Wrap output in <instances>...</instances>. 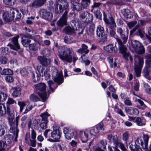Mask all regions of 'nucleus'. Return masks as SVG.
Here are the masks:
<instances>
[{
    "label": "nucleus",
    "mask_w": 151,
    "mask_h": 151,
    "mask_svg": "<svg viewBox=\"0 0 151 151\" xmlns=\"http://www.w3.org/2000/svg\"><path fill=\"white\" fill-rule=\"evenodd\" d=\"M104 33V28L101 25L98 26L96 28V34L99 37H102V39L104 42L106 40V35H103Z\"/></svg>",
    "instance_id": "obj_18"
},
{
    "label": "nucleus",
    "mask_w": 151,
    "mask_h": 151,
    "mask_svg": "<svg viewBox=\"0 0 151 151\" xmlns=\"http://www.w3.org/2000/svg\"><path fill=\"white\" fill-rule=\"evenodd\" d=\"M108 61L111 67L112 68L113 66L116 67L117 66L116 63L115 62H114L113 58L111 57H109L107 58Z\"/></svg>",
    "instance_id": "obj_37"
},
{
    "label": "nucleus",
    "mask_w": 151,
    "mask_h": 151,
    "mask_svg": "<svg viewBox=\"0 0 151 151\" xmlns=\"http://www.w3.org/2000/svg\"><path fill=\"white\" fill-rule=\"evenodd\" d=\"M146 64L147 65L144 69L143 73L144 76L147 78L150 72H151V55H149L146 56Z\"/></svg>",
    "instance_id": "obj_14"
},
{
    "label": "nucleus",
    "mask_w": 151,
    "mask_h": 151,
    "mask_svg": "<svg viewBox=\"0 0 151 151\" xmlns=\"http://www.w3.org/2000/svg\"><path fill=\"white\" fill-rule=\"evenodd\" d=\"M142 137L143 140L141 137L137 138L136 143L140 145L143 149L145 150V151H151V145L150 146L149 149H147L149 136L147 135L144 134Z\"/></svg>",
    "instance_id": "obj_9"
},
{
    "label": "nucleus",
    "mask_w": 151,
    "mask_h": 151,
    "mask_svg": "<svg viewBox=\"0 0 151 151\" xmlns=\"http://www.w3.org/2000/svg\"><path fill=\"white\" fill-rule=\"evenodd\" d=\"M48 122L46 121H42L40 124L41 128L43 129H45L47 128V125Z\"/></svg>",
    "instance_id": "obj_52"
},
{
    "label": "nucleus",
    "mask_w": 151,
    "mask_h": 151,
    "mask_svg": "<svg viewBox=\"0 0 151 151\" xmlns=\"http://www.w3.org/2000/svg\"><path fill=\"white\" fill-rule=\"evenodd\" d=\"M38 59L40 62L41 64L43 65L46 66L50 63V59H48L44 57L41 56H39L38 57Z\"/></svg>",
    "instance_id": "obj_24"
},
{
    "label": "nucleus",
    "mask_w": 151,
    "mask_h": 151,
    "mask_svg": "<svg viewBox=\"0 0 151 151\" xmlns=\"http://www.w3.org/2000/svg\"><path fill=\"white\" fill-rule=\"evenodd\" d=\"M120 35L122 38V39L123 40L124 43H126L127 41L128 38V35H125L123 34H122Z\"/></svg>",
    "instance_id": "obj_60"
},
{
    "label": "nucleus",
    "mask_w": 151,
    "mask_h": 151,
    "mask_svg": "<svg viewBox=\"0 0 151 151\" xmlns=\"http://www.w3.org/2000/svg\"><path fill=\"white\" fill-rule=\"evenodd\" d=\"M131 45L135 51L138 54H141L145 52V50L142 44L138 41L132 40Z\"/></svg>",
    "instance_id": "obj_11"
},
{
    "label": "nucleus",
    "mask_w": 151,
    "mask_h": 151,
    "mask_svg": "<svg viewBox=\"0 0 151 151\" xmlns=\"http://www.w3.org/2000/svg\"><path fill=\"white\" fill-rule=\"evenodd\" d=\"M18 104L19 106L20 111L22 112V111L24 107L25 106V104L24 102L23 101H18Z\"/></svg>",
    "instance_id": "obj_47"
},
{
    "label": "nucleus",
    "mask_w": 151,
    "mask_h": 151,
    "mask_svg": "<svg viewBox=\"0 0 151 151\" xmlns=\"http://www.w3.org/2000/svg\"><path fill=\"white\" fill-rule=\"evenodd\" d=\"M2 75H12L13 74V71L9 69H4L0 72Z\"/></svg>",
    "instance_id": "obj_29"
},
{
    "label": "nucleus",
    "mask_w": 151,
    "mask_h": 151,
    "mask_svg": "<svg viewBox=\"0 0 151 151\" xmlns=\"http://www.w3.org/2000/svg\"><path fill=\"white\" fill-rule=\"evenodd\" d=\"M94 14L96 18L101 19L102 14L99 10H96L94 12Z\"/></svg>",
    "instance_id": "obj_45"
},
{
    "label": "nucleus",
    "mask_w": 151,
    "mask_h": 151,
    "mask_svg": "<svg viewBox=\"0 0 151 151\" xmlns=\"http://www.w3.org/2000/svg\"><path fill=\"white\" fill-rule=\"evenodd\" d=\"M135 122L139 126H143L145 124L146 121L145 119H142L139 117H137L135 120Z\"/></svg>",
    "instance_id": "obj_25"
},
{
    "label": "nucleus",
    "mask_w": 151,
    "mask_h": 151,
    "mask_svg": "<svg viewBox=\"0 0 151 151\" xmlns=\"http://www.w3.org/2000/svg\"><path fill=\"white\" fill-rule=\"evenodd\" d=\"M82 49L84 51V53L87 54L89 52V50L88 49V46L84 44H82L81 45Z\"/></svg>",
    "instance_id": "obj_56"
},
{
    "label": "nucleus",
    "mask_w": 151,
    "mask_h": 151,
    "mask_svg": "<svg viewBox=\"0 0 151 151\" xmlns=\"http://www.w3.org/2000/svg\"><path fill=\"white\" fill-rule=\"evenodd\" d=\"M20 73L22 76H24L27 75L28 72L26 69L23 68L21 70Z\"/></svg>",
    "instance_id": "obj_63"
},
{
    "label": "nucleus",
    "mask_w": 151,
    "mask_h": 151,
    "mask_svg": "<svg viewBox=\"0 0 151 151\" xmlns=\"http://www.w3.org/2000/svg\"><path fill=\"white\" fill-rule=\"evenodd\" d=\"M70 25L65 27L64 28L63 32L68 35L72 34L75 33L76 31L79 28L78 23L75 21H72Z\"/></svg>",
    "instance_id": "obj_10"
},
{
    "label": "nucleus",
    "mask_w": 151,
    "mask_h": 151,
    "mask_svg": "<svg viewBox=\"0 0 151 151\" xmlns=\"http://www.w3.org/2000/svg\"><path fill=\"white\" fill-rule=\"evenodd\" d=\"M16 104L15 101L12 98H9L7 100V105H11L14 104Z\"/></svg>",
    "instance_id": "obj_53"
},
{
    "label": "nucleus",
    "mask_w": 151,
    "mask_h": 151,
    "mask_svg": "<svg viewBox=\"0 0 151 151\" xmlns=\"http://www.w3.org/2000/svg\"><path fill=\"white\" fill-rule=\"evenodd\" d=\"M50 115L47 112H45L41 114L40 116L42 118V121H46L48 122L47 118L50 116Z\"/></svg>",
    "instance_id": "obj_32"
},
{
    "label": "nucleus",
    "mask_w": 151,
    "mask_h": 151,
    "mask_svg": "<svg viewBox=\"0 0 151 151\" xmlns=\"http://www.w3.org/2000/svg\"><path fill=\"white\" fill-rule=\"evenodd\" d=\"M7 114L10 116V117H8V119L9 124H11L13 122V118L14 117L13 112L11 111L10 109H8L7 110Z\"/></svg>",
    "instance_id": "obj_30"
},
{
    "label": "nucleus",
    "mask_w": 151,
    "mask_h": 151,
    "mask_svg": "<svg viewBox=\"0 0 151 151\" xmlns=\"http://www.w3.org/2000/svg\"><path fill=\"white\" fill-rule=\"evenodd\" d=\"M26 36V37L27 38V39H23L22 40V45L24 47H27L28 43L30 42L31 41L29 39L32 38V36L31 34H29L27 36Z\"/></svg>",
    "instance_id": "obj_28"
},
{
    "label": "nucleus",
    "mask_w": 151,
    "mask_h": 151,
    "mask_svg": "<svg viewBox=\"0 0 151 151\" xmlns=\"http://www.w3.org/2000/svg\"><path fill=\"white\" fill-rule=\"evenodd\" d=\"M129 135L128 132H126L124 133L122 135V139L124 141H127L129 139Z\"/></svg>",
    "instance_id": "obj_49"
},
{
    "label": "nucleus",
    "mask_w": 151,
    "mask_h": 151,
    "mask_svg": "<svg viewBox=\"0 0 151 151\" xmlns=\"http://www.w3.org/2000/svg\"><path fill=\"white\" fill-rule=\"evenodd\" d=\"M15 12L11 10L4 11L3 14V18L4 20L7 22L12 21L14 17Z\"/></svg>",
    "instance_id": "obj_13"
},
{
    "label": "nucleus",
    "mask_w": 151,
    "mask_h": 151,
    "mask_svg": "<svg viewBox=\"0 0 151 151\" xmlns=\"http://www.w3.org/2000/svg\"><path fill=\"white\" fill-rule=\"evenodd\" d=\"M64 133L65 138L68 139H70L73 136V131L69 128H65L64 129Z\"/></svg>",
    "instance_id": "obj_21"
},
{
    "label": "nucleus",
    "mask_w": 151,
    "mask_h": 151,
    "mask_svg": "<svg viewBox=\"0 0 151 151\" xmlns=\"http://www.w3.org/2000/svg\"><path fill=\"white\" fill-rule=\"evenodd\" d=\"M104 50L109 53H115L117 51V47L115 45L109 44L104 47Z\"/></svg>",
    "instance_id": "obj_19"
},
{
    "label": "nucleus",
    "mask_w": 151,
    "mask_h": 151,
    "mask_svg": "<svg viewBox=\"0 0 151 151\" xmlns=\"http://www.w3.org/2000/svg\"><path fill=\"white\" fill-rule=\"evenodd\" d=\"M81 7L86 9L90 4V0H82Z\"/></svg>",
    "instance_id": "obj_36"
},
{
    "label": "nucleus",
    "mask_w": 151,
    "mask_h": 151,
    "mask_svg": "<svg viewBox=\"0 0 151 151\" xmlns=\"http://www.w3.org/2000/svg\"><path fill=\"white\" fill-rule=\"evenodd\" d=\"M146 36L147 38L151 41V27H150L148 29V35H146Z\"/></svg>",
    "instance_id": "obj_62"
},
{
    "label": "nucleus",
    "mask_w": 151,
    "mask_h": 151,
    "mask_svg": "<svg viewBox=\"0 0 151 151\" xmlns=\"http://www.w3.org/2000/svg\"><path fill=\"white\" fill-rule=\"evenodd\" d=\"M6 146V143L5 142H4L3 141H0V149L1 150H4Z\"/></svg>",
    "instance_id": "obj_61"
},
{
    "label": "nucleus",
    "mask_w": 151,
    "mask_h": 151,
    "mask_svg": "<svg viewBox=\"0 0 151 151\" xmlns=\"http://www.w3.org/2000/svg\"><path fill=\"white\" fill-rule=\"evenodd\" d=\"M83 132L82 131L77 130L76 132V134L74 136V138L75 139L78 140L79 139H81V137L83 134Z\"/></svg>",
    "instance_id": "obj_31"
},
{
    "label": "nucleus",
    "mask_w": 151,
    "mask_h": 151,
    "mask_svg": "<svg viewBox=\"0 0 151 151\" xmlns=\"http://www.w3.org/2000/svg\"><path fill=\"white\" fill-rule=\"evenodd\" d=\"M41 6L42 5L39 0L35 1L32 4V6L35 8L39 7Z\"/></svg>",
    "instance_id": "obj_44"
},
{
    "label": "nucleus",
    "mask_w": 151,
    "mask_h": 151,
    "mask_svg": "<svg viewBox=\"0 0 151 151\" xmlns=\"http://www.w3.org/2000/svg\"><path fill=\"white\" fill-rule=\"evenodd\" d=\"M5 80L6 82L11 83L14 81L13 78L10 76H7L5 77Z\"/></svg>",
    "instance_id": "obj_57"
},
{
    "label": "nucleus",
    "mask_w": 151,
    "mask_h": 151,
    "mask_svg": "<svg viewBox=\"0 0 151 151\" xmlns=\"http://www.w3.org/2000/svg\"><path fill=\"white\" fill-rule=\"evenodd\" d=\"M37 70L40 74V75L36 72L32 73V78L33 82H36L40 80V76H45L47 79H49L50 77V74L47 71L45 68L41 66H38L37 67Z\"/></svg>",
    "instance_id": "obj_4"
},
{
    "label": "nucleus",
    "mask_w": 151,
    "mask_h": 151,
    "mask_svg": "<svg viewBox=\"0 0 151 151\" xmlns=\"http://www.w3.org/2000/svg\"><path fill=\"white\" fill-rule=\"evenodd\" d=\"M137 23L136 21H132L127 24L129 28L133 27Z\"/></svg>",
    "instance_id": "obj_59"
},
{
    "label": "nucleus",
    "mask_w": 151,
    "mask_h": 151,
    "mask_svg": "<svg viewBox=\"0 0 151 151\" xmlns=\"http://www.w3.org/2000/svg\"><path fill=\"white\" fill-rule=\"evenodd\" d=\"M144 86L145 88V90L146 92L148 94H151V88L150 86L147 83H145L144 84Z\"/></svg>",
    "instance_id": "obj_43"
},
{
    "label": "nucleus",
    "mask_w": 151,
    "mask_h": 151,
    "mask_svg": "<svg viewBox=\"0 0 151 151\" xmlns=\"http://www.w3.org/2000/svg\"><path fill=\"white\" fill-rule=\"evenodd\" d=\"M39 98L34 94H31L29 97V100L30 101L35 102L39 100Z\"/></svg>",
    "instance_id": "obj_39"
},
{
    "label": "nucleus",
    "mask_w": 151,
    "mask_h": 151,
    "mask_svg": "<svg viewBox=\"0 0 151 151\" xmlns=\"http://www.w3.org/2000/svg\"><path fill=\"white\" fill-rule=\"evenodd\" d=\"M19 38V36L17 35L15 37H13L12 40V41L14 45L15 46V47L17 49H20V47L18 42V39Z\"/></svg>",
    "instance_id": "obj_35"
},
{
    "label": "nucleus",
    "mask_w": 151,
    "mask_h": 151,
    "mask_svg": "<svg viewBox=\"0 0 151 151\" xmlns=\"http://www.w3.org/2000/svg\"><path fill=\"white\" fill-rule=\"evenodd\" d=\"M95 29V25L94 24H91L89 27V31L91 35H93L94 34Z\"/></svg>",
    "instance_id": "obj_50"
},
{
    "label": "nucleus",
    "mask_w": 151,
    "mask_h": 151,
    "mask_svg": "<svg viewBox=\"0 0 151 151\" xmlns=\"http://www.w3.org/2000/svg\"><path fill=\"white\" fill-rule=\"evenodd\" d=\"M68 13L67 11H65L62 17L58 21L57 24L58 26L62 27L66 24L67 20V14Z\"/></svg>",
    "instance_id": "obj_17"
},
{
    "label": "nucleus",
    "mask_w": 151,
    "mask_h": 151,
    "mask_svg": "<svg viewBox=\"0 0 151 151\" xmlns=\"http://www.w3.org/2000/svg\"><path fill=\"white\" fill-rule=\"evenodd\" d=\"M6 113V108L5 106L0 104V116H3Z\"/></svg>",
    "instance_id": "obj_38"
},
{
    "label": "nucleus",
    "mask_w": 151,
    "mask_h": 151,
    "mask_svg": "<svg viewBox=\"0 0 151 151\" xmlns=\"http://www.w3.org/2000/svg\"><path fill=\"white\" fill-rule=\"evenodd\" d=\"M61 134L59 130L56 129L54 130L51 133V137L54 139H55L58 141L59 142V139H60Z\"/></svg>",
    "instance_id": "obj_22"
},
{
    "label": "nucleus",
    "mask_w": 151,
    "mask_h": 151,
    "mask_svg": "<svg viewBox=\"0 0 151 151\" xmlns=\"http://www.w3.org/2000/svg\"><path fill=\"white\" fill-rule=\"evenodd\" d=\"M12 89L14 90L12 93V95L13 97L16 98L20 95V88L19 87L13 88Z\"/></svg>",
    "instance_id": "obj_26"
},
{
    "label": "nucleus",
    "mask_w": 151,
    "mask_h": 151,
    "mask_svg": "<svg viewBox=\"0 0 151 151\" xmlns=\"http://www.w3.org/2000/svg\"><path fill=\"white\" fill-rule=\"evenodd\" d=\"M122 12L123 13H124V14L126 18H131L132 17V14L129 12V10H122Z\"/></svg>",
    "instance_id": "obj_42"
},
{
    "label": "nucleus",
    "mask_w": 151,
    "mask_h": 151,
    "mask_svg": "<svg viewBox=\"0 0 151 151\" xmlns=\"http://www.w3.org/2000/svg\"><path fill=\"white\" fill-rule=\"evenodd\" d=\"M34 86L36 89L39 90L37 93L43 101L48 98V96L46 91V86L45 84L40 83L35 85Z\"/></svg>",
    "instance_id": "obj_6"
},
{
    "label": "nucleus",
    "mask_w": 151,
    "mask_h": 151,
    "mask_svg": "<svg viewBox=\"0 0 151 151\" xmlns=\"http://www.w3.org/2000/svg\"><path fill=\"white\" fill-rule=\"evenodd\" d=\"M103 131L104 129L102 124H99L96 126L91 128L90 130V134L93 136H95L99 132V129Z\"/></svg>",
    "instance_id": "obj_16"
},
{
    "label": "nucleus",
    "mask_w": 151,
    "mask_h": 151,
    "mask_svg": "<svg viewBox=\"0 0 151 151\" xmlns=\"http://www.w3.org/2000/svg\"><path fill=\"white\" fill-rule=\"evenodd\" d=\"M7 98L6 95L2 92H0V101H4Z\"/></svg>",
    "instance_id": "obj_46"
},
{
    "label": "nucleus",
    "mask_w": 151,
    "mask_h": 151,
    "mask_svg": "<svg viewBox=\"0 0 151 151\" xmlns=\"http://www.w3.org/2000/svg\"><path fill=\"white\" fill-rule=\"evenodd\" d=\"M119 48L120 51L122 54H124L127 52V48L124 45H122L121 46H119Z\"/></svg>",
    "instance_id": "obj_48"
},
{
    "label": "nucleus",
    "mask_w": 151,
    "mask_h": 151,
    "mask_svg": "<svg viewBox=\"0 0 151 151\" xmlns=\"http://www.w3.org/2000/svg\"><path fill=\"white\" fill-rule=\"evenodd\" d=\"M103 13L104 20L106 25L109 28L110 34L112 36H114L116 33L113 28L115 27L116 26L114 19L110 14H106L104 12Z\"/></svg>",
    "instance_id": "obj_2"
},
{
    "label": "nucleus",
    "mask_w": 151,
    "mask_h": 151,
    "mask_svg": "<svg viewBox=\"0 0 151 151\" xmlns=\"http://www.w3.org/2000/svg\"><path fill=\"white\" fill-rule=\"evenodd\" d=\"M52 75L53 78L55 82L59 84L63 82V78L62 71H60L58 72V70L56 68H54Z\"/></svg>",
    "instance_id": "obj_12"
},
{
    "label": "nucleus",
    "mask_w": 151,
    "mask_h": 151,
    "mask_svg": "<svg viewBox=\"0 0 151 151\" xmlns=\"http://www.w3.org/2000/svg\"><path fill=\"white\" fill-rule=\"evenodd\" d=\"M69 4L66 0H58L53 4V1H49L48 7L49 9H68Z\"/></svg>",
    "instance_id": "obj_3"
},
{
    "label": "nucleus",
    "mask_w": 151,
    "mask_h": 151,
    "mask_svg": "<svg viewBox=\"0 0 151 151\" xmlns=\"http://www.w3.org/2000/svg\"><path fill=\"white\" fill-rule=\"evenodd\" d=\"M87 132L86 131L84 132L83 135L82 136L81 140L83 143L86 142L88 140L89 137Z\"/></svg>",
    "instance_id": "obj_34"
},
{
    "label": "nucleus",
    "mask_w": 151,
    "mask_h": 151,
    "mask_svg": "<svg viewBox=\"0 0 151 151\" xmlns=\"http://www.w3.org/2000/svg\"><path fill=\"white\" fill-rule=\"evenodd\" d=\"M136 142V141H135V142ZM135 144H136L135 145H131L129 146V147L131 151H141V149L139 146L137 145V144L136 143ZM139 145H140L139 144Z\"/></svg>",
    "instance_id": "obj_33"
},
{
    "label": "nucleus",
    "mask_w": 151,
    "mask_h": 151,
    "mask_svg": "<svg viewBox=\"0 0 151 151\" xmlns=\"http://www.w3.org/2000/svg\"><path fill=\"white\" fill-rule=\"evenodd\" d=\"M29 49L33 51H35L37 49V47L35 44H30L29 45Z\"/></svg>",
    "instance_id": "obj_51"
},
{
    "label": "nucleus",
    "mask_w": 151,
    "mask_h": 151,
    "mask_svg": "<svg viewBox=\"0 0 151 151\" xmlns=\"http://www.w3.org/2000/svg\"><path fill=\"white\" fill-rule=\"evenodd\" d=\"M33 107V106L32 105H27L25 111L24 112V114H26L28 112L31 110Z\"/></svg>",
    "instance_id": "obj_55"
},
{
    "label": "nucleus",
    "mask_w": 151,
    "mask_h": 151,
    "mask_svg": "<svg viewBox=\"0 0 151 151\" xmlns=\"http://www.w3.org/2000/svg\"><path fill=\"white\" fill-rule=\"evenodd\" d=\"M50 53V50L49 49L47 48L43 49L41 52V54L43 55L44 57L49 56Z\"/></svg>",
    "instance_id": "obj_40"
},
{
    "label": "nucleus",
    "mask_w": 151,
    "mask_h": 151,
    "mask_svg": "<svg viewBox=\"0 0 151 151\" xmlns=\"http://www.w3.org/2000/svg\"><path fill=\"white\" fill-rule=\"evenodd\" d=\"M85 19L86 22L87 23H90L93 20V16L91 14L88 13V15L86 16Z\"/></svg>",
    "instance_id": "obj_41"
},
{
    "label": "nucleus",
    "mask_w": 151,
    "mask_h": 151,
    "mask_svg": "<svg viewBox=\"0 0 151 151\" xmlns=\"http://www.w3.org/2000/svg\"><path fill=\"white\" fill-rule=\"evenodd\" d=\"M59 148L63 151H66V148L65 146L63 144H59L58 145Z\"/></svg>",
    "instance_id": "obj_64"
},
{
    "label": "nucleus",
    "mask_w": 151,
    "mask_h": 151,
    "mask_svg": "<svg viewBox=\"0 0 151 151\" xmlns=\"http://www.w3.org/2000/svg\"><path fill=\"white\" fill-rule=\"evenodd\" d=\"M126 111L128 114L132 115H137L139 113V111L137 109L132 107L126 109Z\"/></svg>",
    "instance_id": "obj_23"
},
{
    "label": "nucleus",
    "mask_w": 151,
    "mask_h": 151,
    "mask_svg": "<svg viewBox=\"0 0 151 151\" xmlns=\"http://www.w3.org/2000/svg\"><path fill=\"white\" fill-rule=\"evenodd\" d=\"M19 118V116H17L15 118V122L13 123L12 122L11 124H10L11 126L10 129V132L12 133H15L17 137L18 133L19 131L17 128Z\"/></svg>",
    "instance_id": "obj_15"
},
{
    "label": "nucleus",
    "mask_w": 151,
    "mask_h": 151,
    "mask_svg": "<svg viewBox=\"0 0 151 151\" xmlns=\"http://www.w3.org/2000/svg\"><path fill=\"white\" fill-rule=\"evenodd\" d=\"M0 62L1 64H5L7 62V59L5 57H1L0 59Z\"/></svg>",
    "instance_id": "obj_58"
},
{
    "label": "nucleus",
    "mask_w": 151,
    "mask_h": 151,
    "mask_svg": "<svg viewBox=\"0 0 151 151\" xmlns=\"http://www.w3.org/2000/svg\"><path fill=\"white\" fill-rule=\"evenodd\" d=\"M134 60L135 72L137 76L138 77L140 76L142 65L144 63L143 58L142 57L138 55H135Z\"/></svg>",
    "instance_id": "obj_5"
},
{
    "label": "nucleus",
    "mask_w": 151,
    "mask_h": 151,
    "mask_svg": "<svg viewBox=\"0 0 151 151\" xmlns=\"http://www.w3.org/2000/svg\"><path fill=\"white\" fill-rule=\"evenodd\" d=\"M40 12L43 18L45 19L48 20L52 19V14L51 13L47 12V10H40Z\"/></svg>",
    "instance_id": "obj_20"
},
{
    "label": "nucleus",
    "mask_w": 151,
    "mask_h": 151,
    "mask_svg": "<svg viewBox=\"0 0 151 151\" xmlns=\"http://www.w3.org/2000/svg\"><path fill=\"white\" fill-rule=\"evenodd\" d=\"M36 135V132L32 129L31 132V139L30 138L29 134L27 133L26 134L25 138L26 143L33 147H35L36 145V141L35 139Z\"/></svg>",
    "instance_id": "obj_8"
},
{
    "label": "nucleus",
    "mask_w": 151,
    "mask_h": 151,
    "mask_svg": "<svg viewBox=\"0 0 151 151\" xmlns=\"http://www.w3.org/2000/svg\"><path fill=\"white\" fill-rule=\"evenodd\" d=\"M3 1L5 4L10 6H12L14 4L12 0H3Z\"/></svg>",
    "instance_id": "obj_54"
},
{
    "label": "nucleus",
    "mask_w": 151,
    "mask_h": 151,
    "mask_svg": "<svg viewBox=\"0 0 151 151\" xmlns=\"http://www.w3.org/2000/svg\"><path fill=\"white\" fill-rule=\"evenodd\" d=\"M48 83L49 88L48 92L50 93L53 92L55 90L54 88L55 87L56 88L57 87L56 84L52 81H48Z\"/></svg>",
    "instance_id": "obj_27"
},
{
    "label": "nucleus",
    "mask_w": 151,
    "mask_h": 151,
    "mask_svg": "<svg viewBox=\"0 0 151 151\" xmlns=\"http://www.w3.org/2000/svg\"><path fill=\"white\" fill-rule=\"evenodd\" d=\"M58 54L59 58L62 60L68 62H74L78 59V58L75 56H72L73 50L71 48L61 47L58 50Z\"/></svg>",
    "instance_id": "obj_1"
},
{
    "label": "nucleus",
    "mask_w": 151,
    "mask_h": 151,
    "mask_svg": "<svg viewBox=\"0 0 151 151\" xmlns=\"http://www.w3.org/2000/svg\"><path fill=\"white\" fill-rule=\"evenodd\" d=\"M107 138L109 141V142H113L115 147H113V148L115 149H118V147H119L122 151H126V149L124 145L121 142H119L118 141V138L116 135L112 136L110 134L108 135Z\"/></svg>",
    "instance_id": "obj_7"
}]
</instances>
